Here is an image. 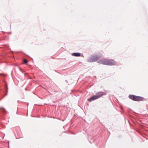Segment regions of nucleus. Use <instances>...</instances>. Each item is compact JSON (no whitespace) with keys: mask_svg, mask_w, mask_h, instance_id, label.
<instances>
[{"mask_svg":"<svg viewBox=\"0 0 148 148\" xmlns=\"http://www.w3.org/2000/svg\"><path fill=\"white\" fill-rule=\"evenodd\" d=\"M27 62L28 61L26 59H25L24 60L23 62L24 64H26L27 63Z\"/></svg>","mask_w":148,"mask_h":148,"instance_id":"10","label":"nucleus"},{"mask_svg":"<svg viewBox=\"0 0 148 148\" xmlns=\"http://www.w3.org/2000/svg\"><path fill=\"white\" fill-rule=\"evenodd\" d=\"M0 110L4 112L6 111L5 110L4 108L2 107H1L0 108Z\"/></svg>","mask_w":148,"mask_h":148,"instance_id":"8","label":"nucleus"},{"mask_svg":"<svg viewBox=\"0 0 148 148\" xmlns=\"http://www.w3.org/2000/svg\"><path fill=\"white\" fill-rule=\"evenodd\" d=\"M98 99L97 97V95H94L92 96V97H90L89 99H88V100L90 102L91 101H93L95 99Z\"/></svg>","mask_w":148,"mask_h":148,"instance_id":"3","label":"nucleus"},{"mask_svg":"<svg viewBox=\"0 0 148 148\" xmlns=\"http://www.w3.org/2000/svg\"><path fill=\"white\" fill-rule=\"evenodd\" d=\"M97 62L101 64L107 65L112 66L115 65L116 64V62L113 60L111 59L100 60L98 61Z\"/></svg>","mask_w":148,"mask_h":148,"instance_id":"1","label":"nucleus"},{"mask_svg":"<svg viewBox=\"0 0 148 148\" xmlns=\"http://www.w3.org/2000/svg\"><path fill=\"white\" fill-rule=\"evenodd\" d=\"M87 61L89 62H95V60H94L92 55H91L90 57L88 59Z\"/></svg>","mask_w":148,"mask_h":148,"instance_id":"5","label":"nucleus"},{"mask_svg":"<svg viewBox=\"0 0 148 148\" xmlns=\"http://www.w3.org/2000/svg\"><path fill=\"white\" fill-rule=\"evenodd\" d=\"M105 95V93L103 92H98L96 94V95H97L98 98L102 96Z\"/></svg>","mask_w":148,"mask_h":148,"instance_id":"4","label":"nucleus"},{"mask_svg":"<svg viewBox=\"0 0 148 148\" xmlns=\"http://www.w3.org/2000/svg\"><path fill=\"white\" fill-rule=\"evenodd\" d=\"M72 55L78 57L80 56V53H72Z\"/></svg>","mask_w":148,"mask_h":148,"instance_id":"7","label":"nucleus"},{"mask_svg":"<svg viewBox=\"0 0 148 148\" xmlns=\"http://www.w3.org/2000/svg\"><path fill=\"white\" fill-rule=\"evenodd\" d=\"M92 56L93 58H94V60H95V62L98 60L100 57V56L98 55H96Z\"/></svg>","mask_w":148,"mask_h":148,"instance_id":"6","label":"nucleus"},{"mask_svg":"<svg viewBox=\"0 0 148 148\" xmlns=\"http://www.w3.org/2000/svg\"><path fill=\"white\" fill-rule=\"evenodd\" d=\"M7 93H8L6 92V94H5V95L3 96L2 98L0 99V100H1L2 99H3V98H4L5 96L7 95Z\"/></svg>","mask_w":148,"mask_h":148,"instance_id":"11","label":"nucleus"},{"mask_svg":"<svg viewBox=\"0 0 148 148\" xmlns=\"http://www.w3.org/2000/svg\"><path fill=\"white\" fill-rule=\"evenodd\" d=\"M129 98L133 101H140L143 100V97L140 96H138L133 95H130Z\"/></svg>","mask_w":148,"mask_h":148,"instance_id":"2","label":"nucleus"},{"mask_svg":"<svg viewBox=\"0 0 148 148\" xmlns=\"http://www.w3.org/2000/svg\"><path fill=\"white\" fill-rule=\"evenodd\" d=\"M8 87L7 85V84L5 86V92H6L8 93Z\"/></svg>","mask_w":148,"mask_h":148,"instance_id":"9","label":"nucleus"}]
</instances>
